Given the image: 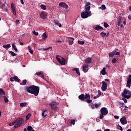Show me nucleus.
<instances>
[{
  "label": "nucleus",
  "instance_id": "1",
  "mask_svg": "<svg viewBox=\"0 0 131 131\" xmlns=\"http://www.w3.org/2000/svg\"><path fill=\"white\" fill-rule=\"evenodd\" d=\"M25 89L28 93L32 94L35 96H38L39 93V88L37 86L32 85L31 86H25Z\"/></svg>",
  "mask_w": 131,
  "mask_h": 131
},
{
  "label": "nucleus",
  "instance_id": "2",
  "mask_svg": "<svg viewBox=\"0 0 131 131\" xmlns=\"http://www.w3.org/2000/svg\"><path fill=\"white\" fill-rule=\"evenodd\" d=\"M78 98L81 101H85V102H86L88 104L93 102V100L91 99V96L90 94H85V95H84V94H81L78 96Z\"/></svg>",
  "mask_w": 131,
  "mask_h": 131
},
{
  "label": "nucleus",
  "instance_id": "3",
  "mask_svg": "<svg viewBox=\"0 0 131 131\" xmlns=\"http://www.w3.org/2000/svg\"><path fill=\"white\" fill-rule=\"evenodd\" d=\"M122 97H124L126 99H130L131 98V92L129 90H127V89H125L121 94Z\"/></svg>",
  "mask_w": 131,
  "mask_h": 131
},
{
  "label": "nucleus",
  "instance_id": "4",
  "mask_svg": "<svg viewBox=\"0 0 131 131\" xmlns=\"http://www.w3.org/2000/svg\"><path fill=\"white\" fill-rule=\"evenodd\" d=\"M15 124L14 126L15 128H17L18 127H20L23 123H24V120H23V118H18L16 120H15Z\"/></svg>",
  "mask_w": 131,
  "mask_h": 131
},
{
  "label": "nucleus",
  "instance_id": "5",
  "mask_svg": "<svg viewBox=\"0 0 131 131\" xmlns=\"http://www.w3.org/2000/svg\"><path fill=\"white\" fill-rule=\"evenodd\" d=\"M108 114V109L106 107H102L100 109V119H102L103 117L106 116Z\"/></svg>",
  "mask_w": 131,
  "mask_h": 131
},
{
  "label": "nucleus",
  "instance_id": "6",
  "mask_svg": "<svg viewBox=\"0 0 131 131\" xmlns=\"http://www.w3.org/2000/svg\"><path fill=\"white\" fill-rule=\"evenodd\" d=\"M90 16H92V13L91 11H86V10L82 12L81 14V17L82 19H86V18H89Z\"/></svg>",
  "mask_w": 131,
  "mask_h": 131
},
{
  "label": "nucleus",
  "instance_id": "7",
  "mask_svg": "<svg viewBox=\"0 0 131 131\" xmlns=\"http://www.w3.org/2000/svg\"><path fill=\"white\" fill-rule=\"evenodd\" d=\"M49 105L52 110H53L54 111H57V107L58 106V103L57 102L55 101H52L51 102H50Z\"/></svg>",
  "mask_w": 131,
  "mask_h": 131
},
{
  "label": "nucleus",
  "instance_id": "8",
  "mask_svg": "<svg viewBox=\"0 0 131 131\" xmlns=\"http://www.w3.org/2000/svg\"><path fill=\"white\" fill-rule=\"evenodd\" d=\"M56 60H57L58 63H59V64H60V65H65V64H66V59H65V58H64L63 57L60 58L59 57V55H57L56 57Z\"/></svg>",
  "mask_w": 131,
  "mask_h": 131
},
{
  "label": "nucleus",
  "instance_id": "9",
  "mask_svg": "<svg viewBox=\"0 0 131 131\" xmlns=\"http://www.w3.org/2000/svg\"><path fill=\"white\" fill-rule=\"evenodd\" d=\"M120 121L123 125L127 124V120H126V118L125 117H123L120 119Z\"/></svg>",
  "mask_w": 131,
  "mask_h": 131
},
{
  "label": "nucleus",
  "instance_id": "10",
  "mask_svg": "<svg viewBox=\"0 0 131 131\" xmlns=\"http://www.w3.org/2000/svg\"><path fill=\"white\" fill-rule=\"evenodd\" d=\"M108 86V85L107 84V83H106L105 81H102V85L101 86V90L103 92H105L106 90H107V87Z\"/></svg>",
  "mask_w": 131,
  "mask_h": 131
},
{
  "label": "nucleus",
  "instance_id": "11",
  "mask_svg": "<svg viewBox=\"0 0 131 131\" xmlns=\"http://www.w3.org/2000/svg\"><path fill=\"white\" fill-rule=\"evenodd\" d=\"M85 10L88 12H91L90 10H91V3L86 2L85 5Z\"/></svg>",
  "mask_w": 131,
  "mask_h": 131
},
{
  "label": "nucleus",
  "instance_id": "12",
  "mask_svg": "<svg viewBox=\"0 0 131 131\" xmlns=\"http://www.w3.org/2000/svg\"><path fill=\"white\" fill-rule=\"evenodd\" d=\"M127 83H126V86L127 88H130L131 86V75H129L128 78H127Z\"/></svg>",
  "mask_w": 131,
  "mask_h": 131
},
{
  "label": "nucleus",
  "instance_id": "13",
  "mask_svg": "<svg viewBox=\"0 0 131 131\" xmlns=\"http://www.w3.org/2000/svg\"><path fill=\"white\" fill-rule=\"evenodd\" d=\"M10 81H16L17 82H19V81H20V79L17 76H14L10 78Z\"/></svg>",
  "mask_w": 131,
  "mask_h": 131
},
{
  "label": "nucleus",
  "instance_id": "14",
  "mask_svg": "<svg viewBox=\"0 0 131 131\" xmlns=\"http://www.w3.org/2000/svg\"><path fill=\"white\" fill-rule=\"evenodd\" d=\"M82 68H83V71L85 73L89 71V65L83 64L82 66Z\"/></svg>",
  "mask_w": 131,
  "mask_h": 131
},
{
  "label": "nucleus",
  "instance_id": "15",
  "mask_svg": "<svg viewBox=\"0 0 131 131\" xmlns=\"http://www.w3.org/2000/svg\"><path fill=\"white\" fill-rule=\"evenodd\" d=\"M59 6L61 7V8H64V9H68V5H67L65 3H60Z\"/></svg>",
  "mask_w": 131,
  "mask_h": 131
},
{
  "label": "nucleus",
  "instance_id": "16",
  "mask_svg": "<svg viewBox=\"0 0 131 131\" xmlns=\"http://www.w3.org/2000/svg\"><path fill=\"white\" fill-rule=\"evenodd\" d=\"M68 40L70 46H71L73 44V40H74V38L72 37H68Z\"/></svg>",
  "mask_w": 131,
  "mask_h": 131
},
{
  "label": "nucleus",
  "instance_id": "17",
  "mask_svg": "<svg viewBox=\"0 0 131 131\" xmlns=\"http://www.w3.org/2000/svg\"><path fill=\"white\" fill-rule=\"evenodd\" d=\"M35 75L39 76L41 78H44L43 72H37Z\"/></svg>",
  "mask_w": 131,
  "mask_h": 131
},
{
  "label": "nucleus",
  "instance_id": "18",
  "mask_svg": "<svg viewBox=\"0 0 131 131\" xmlns=\"http://www.w3.org/2000/svg\"><path fill=\"white\" fill-rule=\"evenodd\" d=\"M40 17L41 19H46V18H47V14L44 12H42L40 14Z\"/></svg>",
  "mask_w": 131,
  "mask_h": 131
},
{
  "label": "nucleus",
  "instance_id": "19",
  "mask_svg": "<svg viewBox=\"0 0 131 131\" xmlns=\"http://www.w3.org/2000/svg\"><path fill=\"white\" fill-rule=\"evenodd\" d=\"M47 115H48V110H46L42 112L41 116L43 118H46V117H47Z\"/></svg>",
  "mask_w": 131,
  "mask_h": 131
},
{
  "label": "nucleus",
  "instance_id": "20",
  "mask_svg": "<svg viewBox=\"0 0 131 131\" xmlns=\"http://www.w3.org/2000/svg\"><path fill=\"white\" fill-rule=\"evenodd\" d=\"M73 71H76L77 75H78V76H80V72H79V69L75 68L73 69Z\"/></svg>",
  "mask_w": 131,
  "mask_h": 131
},
{
  "label": "nucleus",
  "instance_id": "21",
  "mask_svg": "<svg viewBox=\"0 0 131 131\" xmlns=\"http://www.w3.org/2000/svg\"><path fill=\"white\" fill-rule=\"evenodd\" d=\"M101 73L102 75H105V74H107V73L106 72V68H103V69L101 71Z\"/></svg>",
  "mask_w": 131,
  "mask_h": 131
},
{
  "label": "nucleus",
  "instance_id": "22",
  "mask_svg": "<svg viewBox=\"0 0 131 131\" xmlns=\"http://www.w3.org/2000/svg\"><path fill=\"white\" fill-rule=\"evenodd\" d=\"M115 53H116V50H114L113 52L110 53L108 54L109 57H114Z\"/></svg>",
  "mask_w": 131,
  "mask_h": 131
},
{
  "label": "nucleus",
  "instance_id": "23",
  "mask_svg": "<svg viewBox=\"0 0 131 131\" xmlns=\"http://www.w3.org/2000/svg\"><path fill=\"white\" fill-rule=\"evenodd\" d=\"M121 20H122V19L121 18V16H119V18H118V26H120L121 24Z\"/></svg>",
  "mask_w": 131,
  "mask_h": 131
},
{
  "label": "nucleus",
  "instance_id": "24",
  "mask_svg": "<svg viewBox=\"0 0 131 131\" xmlns=\"http://www.w3.org/2000/svg\"><path fill=\"white\" fill-rule=\"evenodd\" d=\"M54 23H55V24H56V25H58L59 26V27H60V28L62 27V25H61V24L59 23V21H58L57 20H55L54 21Z\"/></svg>",
  "mask_w": 131,
  "mask_h": 131
},
{
  "label": "nucleus",
  "instance_id": "25",
  "mask_svg": "<svg viewBox=\"0 0 131 131\" xmlns=\"http://www.w3.org/2000/svg\"><path fill=\"white\" fill-rule=\"evenodd\" d=\"M85 64H90V63H92V58H87L85 60Z\"/></svg>",
  "mask_w": 131,
  "mask_h": 131
},
{
  "label": "nucleus",
  "instance_id": "26",
  "mask_svg": "<svg viewBox=\"0 0 131 131\" xmlns=\"http://www.w3.org/2000/svg\"><path fill=\"white\" fill-rule=\"evenodd\" d=\"M94 29H95V30H100V29H103V27H102L99 26L98 25H97L96 26V27H95L94 28Z\"/></svg>",
  "mask_w": 131,
  "mask_h": 131
},
{
  "label": "nucleus",
  "instance_id": "27",
  "mask_svg": "<svg viewBox=\"0 0 131 131\" xmlns=\"http://www.w3.org/2000/svg\"><path fill=\"white\" fill-rule=\"evenodd\" d=\"M94 105H95V108L96 109H98V108H99V107H100V106H101V102H99V103H95Z\"/></svg>",
  "mask_w": 131,
  "mask_h": 131
},
{
  "label": "nucleus",
  "instance_id": "28",
  "mask_svg": "<svg viewBox=\"0 0 131 131\" xmlns=\"http://www.w3.org/2000/svg\"><path fill=\"white\" fill-rule=\"evenodd\" d=\"M26 105H27V102H22L20 103L19 106L20 107H25Z\"/></svg>",
  "mask_w": 131,
  "mask_h": 131
},
{
  "label": "nucleus",
  "instance_id": "29",
  "mask_svg": "<svg viewBox=\"0 0 131 131\" xmlns=\"http://www.w3.org/2000/svg\"><path fill=\"white\" fill-rule=\"evenodd\" d=\"M28 49L29 52V53H30V54H33V50H32V49L30 47V46H29L28 47Z\"/></svg>",
  "mask_w": 131,
  "mask_h": 131
},
{
  "label": "nucleus",
  "instance_id": "30",
  "mask_svg": "<svg viewBox=\"0 0 131 131\" xmlns=\"http://www.w3.org/2000/svg\"><path fill=\"white\" fill-rule=\"evenodd\" d=\"M2 95H6V93L4 91V90L0 89V96H2Z\"/></svg>",
  "mask_w": 131,
  "mask_h": 131
},
{
  "label": "nucleus",
  "instance_id": "31",
  "mask_svg": "<svg viewBox=\"0 0 131 131\" xmlns=\"http://www.w3.org/2000/svg\"><path fill=\"white\" fill-rule=\"evenodd\" d=\"M26 83H27V80L25 79L23 81L22 83H20V85H26Z\"/></svg>",
  "mask_w": 131,
  "mask_h": 131
},
{
  "label": "nucleus",
  "instance_id": "32",
  "mask_svg": "<svg viewBox=\"0 0 131 131\" xmlns=\"http://www.w3.org/2000/svg\"><path fill=\"white\" fill-rule=\"evenodd\" d=\"M10 47H11V45H10V44H7L6 45H3V48H4V49H10Z\"/></svg>",
  "mask_w": 131,
  "mask_h": 131
},
{
  "label": "nucleus",
  "instance_id": "33",
  "mask_svg": "<svg viewBox=\"0 0 131 131\" xmlns=\"http://www.w3.org/2000/svg\"><path fill=\"white\" fill-rule=\"evenodd\" d=\"M11 9H12V11L16 10V9H15V5H14V3H11Z\"/></svg>",
  "mask_w": 131,
  "mask_h": 131
},
{
  "label": "nucleus",
  "instance_id": "34",
  "mask_svg": "<svg viewBox=\"0 0 131 131\" xmlns=\"http://www.w3.org/2000/svg\"><path fill=\"white\" fill-rule=\"evenodd\" d=\"M3 98L4 99V102L5 103H8L9 102V99H8V97L6 96H3Z\"/></svg>",
  "mask_w": 131,
  "mask_h": 131
},
{
  "label": "nucleus",
  "instance_id": "35",
  "mask_svg": "<svg viewBox=\"0 0 131 131\" xmlns=\"http://www.w3.org/2000/svg\"><path fill=\"white\" fill-rule=\"evenodd\" d=\"M12 48L14 49L15 52H18V49H17V47H16V46L15 45V44L12 43Z\"/></svg>",
  "mask_w": 131,
  "mask_h": 131
},
{
  "label": "nucleus",
  "instance_id": "36",
  "mask_svg": "<svg viewBox=\"0 0 131 131\" xmlns=\"http://www.w3.org/2000/svg\"><path fill=\"white\" fill-rule=\"evenodd\" d=\"M47 34L46 33H43L42 35V38L43 39H46V38H47Z\"/></svg>",
  "mask_w": 131,
  "mask_h": 131
},
{
  "label": "nucleus",
  "instance_id": "37",
  "mask_svg": "<svg viewBox=\"0 0 131 131\" xmlns=\"http://www.w3.org/2000/svg\"><path fill=\"white\" fill-rule=\"evenodd\" d=\"M116 128L117 129H119L121 131L123 130V129L122 128V127H121V126H120V125L117 126Z\"/></svg>",
  "mask_w": 131,
  "mask_h": 131
},
{
  "label": "nucleus",
  "instance_id": "38",
  "mask_svg": "<svg viewBox=\"0 0 131 131\" xmlns=\"http://www.w3.org/2000/svg\"><path fill=\"white\" fill-rule=\"evenodd\" d=\"M40 8L42 10H46L47 9V6H46V5H41Z\"/></svg>",
  "mask_w": 131,
  "mask_h": 131
},
{
  "label": "nucleus",
  "instance_id": "39",
  "mask_svg": "<svg viewBox=\"0 0 131 131\" xmlns=\"http://www.w3.org/2000/svg\"><path fill=\"white\" fill-rule=\"evenodd\" d=\"M30 116H31V114H28V115L26 116V119H27V120H28V119H29Z\"/></svg>",
  "mask_w": 131,
  "mask_h": 131
},
{
  "label": "nucleus",
  "instance_id": "40",
  "mask_svg": "<svg viewBox=\"0 0 131 131\" xmlns=\"http://www.w3.org/2000/svg\"><path fill=\"white\" fill-rule=\"evenodd\" d=\"M70 124H73V125H74V124H75V119H72L71 120Z\"/></svg>",
  "mask_w": 131,
  "mask_h": 131
},
{
  "label": "nucleus",
  "instance_id": "41",
  "mask_svg": "<svg viewBox=\"0 0 131 131\" xmlns=\"http://www.w3.org/2000/svg\"><path fill=\"white\" fill-rule=\"evenodd\" d=\"M9 54H11V56H16V53H15L14 52L12 51H9Z\"/></svg>",
  "mask_w": 131,
  "mask_h": 131
},
{
  "label": "nucleus",
  "instance_id": "42",
  "mask_svg": "<svg viewBox=\"0 0 131 131\" xmlns=\"http://www.w3.org/2000/svg\"><path fill=\"white\" fill-rule=\"evenodd\" d=\"M33 129V128H32V127L31 126H29L27 127V130H28V131H31V130H32Z\"/></svg>",
  "mask_w": 131,
  "mask_h": 131
},
{
  "label": "nucleus",
  "instance_id": "43",
  "mask_svg": "<svg viewBox=\"0 0 131 131\" xmlns=\"http://www.w3.org/2000/svg\"><path fill=\"white\" fill-rule=\"evenodd\" d=\"M78 43L79 45H84V41L78 40Z\"/></svg>",
  "mask_w": 131,
  "mask_h": 131
},
{
  "label": "nucleus",
  "instance_id": "44",
  "mask_svg": "<svg viewBox=\"0 0 131 131\" xmlns=\"http://www.w3.org/2000/svg\"><path fill=\"white\" fill-rule=\"evenodd\" d=\"M100 35H101L102 37H104L105 36H106V33L101 32Z\"/></svg>",
  "mask_w": 131,
  "mask_h": 131
},
{
  "label": "nucleus",
  "instance_id": "45",
  "mask_svg": "<svg viewBox=\"0 0 131 131\" xmlns=\"http://www.w3.org/2000/svg\"><path fill=\"white\" fill-rule=\"evenodd\" d=\"M100 9H102V10H105L106 9V6H105V5H102L101 7H99Z\"/></svg>",
  "mask_w": 131,
  "mask_h": 131
},
{
  "label": "nucleus",
  "instance_id": "46",
  "mask_svg": "<svg viewBox=\"0 0 131 131\" xmlns=\"http://www.w3.org/2000/svg\"><path fill=\"white\" fill-rule=\"evenodd\" d=\"M104 27H105V28H107V27H109V25H108V24H107V23H104Z\"/></svg>",
  "mask_w": 131,
  "mask_h": 131
},
{
  "label": "nucleus",
  "instance_id": "47",
  "mask_svg": "<svg viewBox=\"0 0 131 131\" xmlns=\"http://www.w3.org/2000/svg\"><path fill=\"white\" fill-rule=\"evenodd\" d=\"M5 7H6V5L4 4H2L1 6H0V9H2L3 10V9H4V8H5Z\"/></svg>",
  "mask_w": 131,
  "mask_h": 131
},
{
  "label": "nucleus",
  "instance_id": "48",
  "mask_svg": "<svg viewBox=\"0 0 131 131\" xmlns=\"http://www.w3.org/2000/svg\"><path fill=\"white\" fill-rule=\"evenodd\" d=\"M15 123H16L14 121V122L9 123V126H13V125H14V124H15Z\"/></svg>",
  "mask_w": 131,
  "mask_h": 131
},
{
  "label": "nucleus",
  "instance_id": "49",
  "mask_svg": "<svg viewBox=\"0 0 131 131\" xmlns=\"http://www.w3.org/2000/svg\"><path fill=\"white\" fill-rule=\"evenodd\" d=\"M116 61H117V60L116 59V58H113L112 60V63H116Z\"/></svg>",
  "mask_w": 131,
  "mask_h": 131
},
{
  "label": "nucleus",
  "instance_id": "50",
  "mask_svg": "<svg viewBox=\"0 0 131 131\" xmlns=\"http://www.w3.org/2000/svg\"><path fill=\"white\" fill-rule=\"evenodd\" d=\"M33 33L34 34V35H38V32L35 31H33Z\"/></svg>",
  "mask_w": 131,
  "mask_h": 131
},
{
  "label": "nucleus",
  "instance_id": "51",
  "mask_svg": "<svg viewBox=\"0 0 131 131\" xmlns=\"http://www.w3.org/2000/svg\"><path fill=\"white\" fill-rule=\"evenodd\" d=\"M90 106H91V108H92V109H95V104H91V105H90Z\"/></svg>",
  "mask_w": 131,
  "mask_h": 131
},
{
  "label": "nucleus",
  "instance_id": "52",
  "mask_svg": "<svg viewBox=\"0 0 131 131\" xmlns=\"http://www.w3.org/2000/svg\"><path fill=\"white\" fill-rule=\"evenodd\" d=\"M122 100L123 101H124V103H127V100H126V99H125V98H123Z\"/></svg>",
  "mask_w": 131,
  "mask_h": 131
},
{
  "label": "nucleus",
  "instance_id": "53",
  "mask_svg": "<svg viewBox=\"0 0 131 131\" xmlns=\"http://www.w3.org/2000/svg\"><path fill=\"white\" fill-rule=\"evenodd\" d=\"M12 13H13V15L16 16V10H12Z\"/></svg>",
  "mask_w": 131,
  "mask_h": 131
},
{
  "label": "nucleus",
  "instance_id": "54",
  "mask_svg": "<svg viewBox=\"0 0 131 131\" xmlns=\"http://www.w3.org/2000/svg\"><path fill=\"white\" fill-rule=\"evenodd\" d=\"M99 97H100L99 95H97V96H95L94 97V99L95 100L96 99H98V98H99Z\"/></svg>",
  "mask_w": 131,
  "mask_h": 131
},
{
  "label": "nucleus",
  "instance_id": "55",
  "mask_svg": "<svg viewBox=\"0 0 131 131\" xmlns=\"http://www.w3.org/2000/svg\"><path fill=\"white\" fill-rule=\"evenodd\" d=\"M98 95L100 97L101 96V91L98 90Z\"/></svg>",
  "mask_w": 131,
  "mask_h": 131
},
{
  "label": "nucleus",
  "instance_id": "56",
  "mask_svg": "<svg viewBox=\"0 0 131 131\" xmlns=\"http://www.w3.org/2000/svg\"><path fill=\"white\" fill-rule=\"evenodd\" d=\"M115 55H116V56H119L120 55V53L119 52H115Z\"/></svg>",
  "mask_w": 131,
  "mask_h": 131
},
{
  "label": "nucleus",
  "instance_id": "57",
  "mask_svg": "<svg viewBox=\"0 0 131 131\" xmlns=\"http://www.w3.org/2000/svg\"><path fill=\"white\" fill-rule=\"evenodd\" d=\"M19 22H20V20H19V19H17V20L15 21L16 24H19Z\"/></svg>",
  "mask_w": 131,
  "mask_h": 131
},
{
  "label": "nucleus",
  "instance_id": "58",
  "mask_svg": "<svg viewBox=\"0 0 131 131\" xmlns=\"http://www.w3.org/2000/svg\"><path fill=\"white\" fill-rule=\"evenodd\" d=\"M114 118H115V119H119V117L118 116H114Z\"/></svg>",
  "mask_w": 131,
  "mask_h": 131
},
{
  "label": "nucleus",
  "instance_id": "59",
  "mask_svg": "<svg viewBox=\"0 0 131 131\" xmlns=\"http://www.w3.org/2000/svg\"><path fill=\"white\" fill-rule=\"evenodd\" d=\"M24 0H20V3L21 5H24V2L23 1Z\"/></svg>",
  "mask_w": 131,
  "mask_h": 131
},
{
  "label": "nucleus",
  "instance_id": "60",
  "mask_svg": "<svg viewBox=\"0 0 131 131\" xmlns=\"http://www.w3.org/2000/svg\"><path fill=\"white\" fill-rule=\"evenodd\" d=\"M50 48H44L43 49V51H48V50H49Z\"/></svg>",
  "mask_w": 131,
  "mask_h": 131
},
{
  "label": "nucleus",
  "instance_id": "61",
  "mask_svg": "<svg viewBox=\"0 0 131 131\" xmlns=\"http://www.w3.org/2000/svg\"><path fill=\"white\" fill-rule=\"evenodd\" d=\"M128 18L129 19V20H131V15L129 14L128 16Z\"/></svg>",
  "mask_w": 131,
  "mask_h": 131
},
{
  "label": "nucleus",
  "instance_id": "62",
  "mask_svg": "<svg viewBox=\"0 0 131 131\" xmlns=\"http://www.w3.org/2000/svg\"><path fill=\"white\" fill-rule=\"evenodd\" d=\"M19 45H20V46H23V45H24V43H23V42H19Z\"/></svg>",
  "mask_w": 131,
  "mask_h": 131
},
{
  "label": "nucleus",
  "instance_id": "63",
  "mask_svg": "<svg viewBox=\"0 0 131 131\" xmlns=\"http://www.w3.org/2000/svg\"><path fill=\"white\" fill-rule=\"evenodd\" d=\"M104 131H110V129H105Z\"/></svg>",
  "mask_w": 131,
  "mask_h": 131
},
{
  "label": "nucleus",
  "instance_id": "64",
  "mask_svg": "<svg viewBox=\"0 0 131 131\" xmlns=\"http://www.w3.org/2000/svg\"><path fill=\"white\" fill-rule=\"evenodd\" d=\"M105 81H108L109 82V79H104Z\"/></svg>",
  "mask_w": 131,
  "mask_h": 131
}]
</instances>
